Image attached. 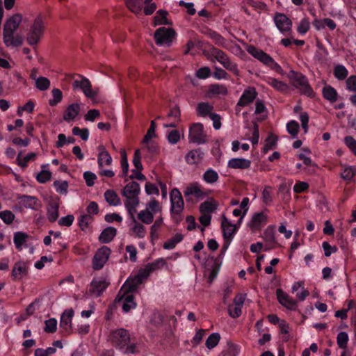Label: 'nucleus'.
Returning a JSON list of instances; mask_svg holds the SVG:
<instances>
[{
  "label": "nucleus",
  "mask_w": 356,
  "mask_h": 356,
  "mask_svg": "<svg viewBox=\"0 0 356 356\" xmlns=\"http://www.w3.org/2000/svg\"><path fill=\"white\" fill-rule=\"evenodd\" d=\"M188 140L190 143L204 144L206 143V134L201 123H194L189 129Z\"/></svg>",
  "instance_id": "obj_13"
},
{
  "label": "nucleus",
  "mask_w": 356,
  "mask_h": 356,
  "mask_svg": "<svg viewBox=\"0 0 356 356\" xmlns=\"http://www.w3.org/2000/svg\"><path fill=\"white\" fill-rule=\"evenodd\" d=\"M117 230L113 227H108L104 229L99 236V240L102 243L111 242L116 235Z\"/></svg>",
  "instance_id": "obj_34"
},
{
  "label": "nucleus",
  "mask_w": 356,
  "mask_h": 356,
  "mask_svg": "<svg viewBox=\"0 0 356 356\" xmlns=\"http://www.w3.org/2000/svg\"><path fill=\"white\" fill-rule=\"evenodd\" d=\"M291 291L296 293V298L300 301H304L309 295V292L305 288L302 281L294 282L291 286Z\"/></svg>",
  "instance_id": "obj_25"
},
{
  "label": "nucleus",
  "mask_w": 356,
  "mask_h": 356,
  "mask_svg": "<svg viewBox=\"0 0 356 356\" xmlns=\"http://www.w3.org/2000/svg\"><path fill=\"white\" fill-rule=\"evenodd\" d=\"M220 339V335L219 333L213 332L209 336L206 341V346L209 349H212L216 347Z\"/></svg>",
  "instance_id": "obj_50"
},
{
  "label": "nucleus",
  "mask_w": 356,
  "mask_h": 356,
  "mask_svg": "<svg viewBox=\"0 0 356 356\" xmlns=\"http://www.w3.org/2000/svg\"><path fill=\"white\" fill-rule=\"evenodd\" d=\"M106 201L113 206H118L121 204L120 199L113 190H108L104 193Z\"/></svg>",
  "instance_id": "obj_40"
},
{
  "label": "nucleus",
  "mask_w": 356,
  "mask_h": 356,
  "mask_svg": "<svg viewBox=\"0 0 356 356\" xmlns=\"http://www.w3.org/2000/svg\"><path fill=\"white\" fill-rule=\"evenodd\" d=\"M163 224V218L160 215L156 218L154 222L150 227V238L152 244L154 243V241L159 238V231L161 229Z\"/></svg>",
  "instance_id": "obj_32"
},
{
  "label": "nucleus",
  "mask_w": 356,
  "mask_h": 356,
  "mask_svg": "<svg viewBox=\"0 0 356 356\" xmlns=\"http://www.w3.org/2000/svg\"><path fill=\"white\" fill-rule=\"evenodd\" d=\"M54 186L56 191L60 194H66L68 188V183L66 181H55Z\"/></svg>",
  "instance_id": "obj_60"
},
{
  "label": "nucleus",
  "mask_w": 356,
  "mask_h": 356,
  "mask_svg": "<svg viewBox=\"0 0 356 356\" xmlns=\"http://www.w3.org/2000/svg\"><path fill=\"white\" fill-rule=\"evenodd\" d=\"M218 204L213 199H210L202 203L200 207V209L202 213H208L211 215V213L214 212Z\"/></svg>",
  "instance_id": "obj_35"
},
{
  "label": "nucleus",
  "mask_w": 356,
  "mask_h": 356,
  "mask_svg": "<svg viewBox=\"0 0 356 356\" xmlns=\"http://www.w3.org/2000/svg\"><path fill=\"white\" fill-rule=\"evenodd\" d=\"M0 218L6 223L10 224L15 219V215L9 210L0 211Z\"/></svg>",
  "instance_id": "obj_61"
},
{
  "label": "nucleus",
  "mask_w": 356,
  "mask_h": 356,
  "mask_svg": "<svg viewBox=\"0 0 356 356\" xmlns=\"http://www.w3.org/2000/svg\"><path fill=\"white\" fill-rule=\"evenodd\" d=\"M74 316L72 309H66L60 317V326L65 332L69 333L72 328V319Z\"/></svg>",
  "instance_id": "obj_24"
},
{
  "label": "nucleus",
  "mask_w": 356,
  "mask_h": 356,
  "mask_svg": "<svg viewBox=\"0 0 356 356\" xmlns=\"http://www.w3.org/2000/svg\"><path fill=\"white\" fill-rule=\"evenodd\" d=\"M338 346L343 349H345L347 346L348 341V335L345 332H341L338 334L337 337Z\"/></svg>",
  "instance_id": "obj_58"
},
{
  "label": "nucleus",
  "mask_w": 356,
  "mask_h": 356,
  "mask_svg": "<svg viewBox=\"0 0 356 356\" xmlns=\"http://www.w3.org/2000/svg\"><path fill=\"white\" fill-rule=\"evenodd\" d=\"M289 79L292 81L295 87L299 88L300 92L309 97L313 95V90L308 83L307 79L300 73L291 71L289 74Z\"/></svg>",
  "instance_id": "obj_9"
},
{
  "label": "nucleus",
  "mask_w": 356,
  "mask_h": 356,
  "mask_svg": "<svg viewBox=\"0 0 356 356\" xmlns=\"http://www.w3.org/2000/svg\"><path fill=\"white\" fill-rule=\"evenodd\" d=\"M152 139V138H143V149L147 150L149 154H156L159 151V147Z\"/></svg>",
  "instance_id": "obj_45"
},
{
  "label": "nucleus",
  "mask_w": 356,
  "mask_h": 356,
  "mask_svg": "<svg viewBox=\"0 0 356 356\" xmlns=\"http://www.w3.org/2000/svg\"><path fill=\"white\" fill-rule=\"evenodd\" d=\"M52 98L49 100L51 106H55L63 99L62 91L58 88H54L51 90Z\"/></svg>",
  "instance_id": "obj_48"
},
{
  "label": "nucleus",
  "mask_w": 356,
  "mask_h": 356,
  "mask_svg": "<svg viewBox=\"0 0 356 356\" xmlns=\"http://www.w3.org/2000/svg\"><path fill=\"white\" fill-rule=\"evenodd\" d=\"M221 227L223 232L225 240L232 241L234 235L236 232V227L225 216H222Z\"/></svg>",
  "instance_id": "obj_22"
},
{
  "label": "nucleus",
  "mask_w": 356,
  "mask_h": 356,
  "mask_svg": "<svg viewBox=\"0 0 356 356\" xmlns=\"http://www.w3.org/2000/svg\"><path fill=\"white\" fill-rule=\"evenodd\" d=\"M170 211L172 213L179 214L184 209V202L180 191L175 188L170 193Z\"/></svg>",
  "instance_id": "obj_15"
},
{
  "label": "nucleus",
  "mask_w": 356,
  "mask_h": 356,
  "mask_svg": "<svg viewBox=\"0 0 356 356\" xmlns=\"http://www.w3.org/2000/svg\"><path fill=\"white\" fill-rule=\"evenodd\" d=\"M275 227L274 225H270L265 229L264 238L266 241L270 243L275 242Z\"/></svg>",
  "instance_id": "obj_56"
},
{
  "label": "nucleus",
  "mask_w": 356,
  "mask_h": 356,
  "mask_svg": "<svg viewBox=\"0 0 356 356\" xmlns=\"http://www.w3.org/2000/svg\"><path fill=\"white\" fill-rule=\"evenodd\" d=\"M268 218V211L266 209L254 213L248 222V226L252 232H256L266 224Z\"/></svg>",
  "instance_id": "obj_12"
},
{
  "label": "nucleus",
  "mask_w": 356,
  "mask_h": 356,
  "mask_svg": "<svg viewBox=\"0 0 356 356\" xmlns=\"http://www.w3.org/2000/svg\"><path fill=\"white\" fill-rule=\"evenodd\" d=\"M264 80L266 83L273 87L275 90L280 92H284L288 89V86L286 83L275 78L266 76L264 77Z\"/></svg>",
  "instance_id": "obj_33"
},
{
  "label": "nucleus",
  "mask_w": 356,
  "mask_h": 356,
  "mask_svg": "<svg viewBox=\"0 0 356 356\" xmlns=\"http://www.w3.org/2000/svg\"><path fill=\"white\" fill-rule=\"evenodd\" d=\"M131 286L129 282H125L115 298V302L121 305L124 312H128L136 307L133 295V291L136 289H132Z\"/></svg>",
  "instance_id": "obj_5"
},
{
  "label": "nucleus",
  "mask_w": 356,
  "mask_h": 356,
  "mask_svg": "<svg viewBox=\"0 0 356 356\" xmlns=\"http://www.w3.org/2000/svg\"><path fill=\"white\" fill-rule=\"evenodd\" d=\"M27 235L22 232H17L14 235V243L18 250H22L26 241Z\"/></svg>",
  "instance_id": "obj_49"
},
{
  "label": "nucleus",
  "mask_w": 356,
  "mask_h": 356,
  "mask_svg": "<svg viewBox=\"0 0 356 356\" xmlns=\"http://www.w3.org/2000/svg\"><path fill=\"white\" fill-rule=\"evenodd\" d=\"M72 134L79 136L84 141L87 140L89 138V131L88 129H80L74 127L72 129Z\"/></svg>",
  "instance_id": "obj_59"
},
{
  "label": "nucleus",
  "mask_w": 356,
  "mask_h": 356,
  "mask_svg": "<svg viewBox=\"0 0 356 356\" xmlns=\"http://www.w3.org/2000/svg\"><path fill=\"white\" fill-rule=\"evenodd\" d=\"M176 33L170 28L161 27L154 33L156 43L161 46L169 47L172 44Z\"/></svg>",
  "instance_id": "obj_10"
},
{
  "label": "nucleus",
  "mask_w": 356,
  "mask_h": 356,
  "mask_svg": "<svg viewBox=\"0 0 356 356\" xmlns=\"http://www.w3.org/2000/svg\"><path fill=\"white\" fill-rule=\"evenodd\" d=\"M219 178L218 174L216 171L213 169L207 170L203 175L202 179L209 184H213L216 183Z\"/></svg>",
  "instance_id": "obj_41"
},
{
  "label": "nucleus",
  "mask_w": 356,
  "mask_h": 356,
  "mask_svg": "<svg viewBox=\"0 0 356 356\" xmlns=\"http://www.w3.org/2000/svg\"><path fill=\"white\" fill-rule=\"evenodd\" d=\"M323 97L330 102H334L337 100V92L336 90L330 86H325L323 89Z\"/></svg>",
  "instance_id": "obj_44"
},
{
  "label": "nucleus",
  "mask_w": 356,
  "mask_h": 356,
  "mask_svg": "<svg viewBox=\"0 0 356 356\" xmlns=\"http://www.w3.org/2000/svg\"><path fill=\"white\" fill-rule=\"evenodd\" d=\"M98 150L97 162L99 168H102L105 165H111L112 163V157L108 152L106 150L105 147L103 145H99Z\"/></svg>",
  "instance_id": "obj_28"
},
{
  "label": "nucleus",
  "mask_w": 356,
  "mask_h": 356,
  "mask_svg": "<svg viewBox=\"0 0 356 356\" xmlns=\"http://www.w3.org/2000/svg\"><path fill=\"white\" fill-rule=\"evenodd\" d=\"M45 327L44 331L49 333L54 332L57 329V321L56 319L52 318H49L44 322Z\"/></svg>",
  "instance_id": "obj_63"
},
{
  "label": "nucleus",
  "mask_w": 356,
  "mask_h": 356,
  "mask_svg": "<svg viewBox=\"0 0 356 356\" xmlns=\"http://www.w3.org/2000/svg\"><path fill=\"white\" fill-rule=\"evenodd\" d=\"M35 86L40 90H47L50 86V81L44 76H40L36 79Z\"/></svg>",
  "instance_id": "obj_54"
},
{
  "label": "nucleus",
  "mask_w": 356,
  "mask_h": 356,
  "mask_svg": "<svg viewBox=\"0 0 356 356\" xmlns=\"http://www.w3.org/2000/svg\"><path fill=\"white\" fill-rule=\"evenodd\" d=\"M274 22L282 33H285L291 29L292 22L284 14H276L274 17Z\"/></svg>",
  "instance_id": "obj_18"
},
{
  "label": "nucleus",
  "mask_w": 356,
  "mask_h": 356,
  "mask_svg": "<svg viewBox=\"0 0 356 356\" xmlns=\"http://www.w3.org/2000/svg\"><path fill=\"white\" fill-rule=\"evenodd\" d=\"M81 106L78 103H73L67 106L64 113L63 120L67 122L74 121L76 118L79 115Z\"/></svg>",
  "instance_id": "obj_23"
},
{
  "label": "nucleus",
  "mask_w": 356,
  "mask_h": 356,
  "mask_svg": "<svg viewBox=\"0 0 356 356\" xmlns=\"http://www.w3.org/2000/svg\"><path fill=\"white\" fill-rule=\"evenodd\" d=\"M213 106L209 103H200L197 106V113L200 116H210L212 114Z\"/></svg>",
  "instance_id": "obj_46"
},
{
  "label": "nucleus",
  "mask_w": 356,
  "mask_h": 356,
  "mask_svg": "<svg viewBox=\"0 0 356 356\" xmlns=\"http://www.w3.org/2000/svg\"><path fill=\"white\" fill-rule=\"evenodd\" d=\"M214 56L216 59L227 70L231 71L235 74H238L237 65L232 62L223 51L221 50H215Z\"/></svg>",
  "instance_id": "obj_17"
},
{
  "label": "nucleus",
  "mask_w": 356,
  "mask_h": 356,
  "mask_svg": "<svg viewBox=\"0 0 356 356\" xmlns=\"http://www.w3.org/2000/svg\"><path fill=\"white\" fill-rule=\"evenodd\" d=\"M111 339L119 349L127 354L138 352V345L133 341L129 332L124 328H117L111 332Z\"/></svg>",
  "instance_id": "obj_2"
},
{
  "label": "nucleus",
  "mask_w": 356,
  "mask_h": 356,
  "mask_svg": "<svg viewBox=\"0 0 356 356\" xmlns=\"http://www.w3.org/2000/svg\"><path fill=\"white\" fill-rule=\"evenodd\" d=\"M334 74L339 80H343L348 76L347 69L342 65H337L334 67Z\"/></svg>",
  "instance_id": "obj_53"
},
{
  "label": "nucleus",
  "mask_w": 356,
  "mask_h": 356,
  "mask_svg": "<svg viewBox=\"0 0 356 356\" xmlns=\"http://www.w3.org/2000/svg\"><path fill=\"white\" fill-rule=\"evenodd\" d=\"M203 156L204 152L199 148L189 151L185 156V160L189 165H195L202 161Z\"/></svg>",
  "instance_id": "obj_27"
},
{
  "label": "nucleus",
  "mask_w": 356,
  "mask_h": 356,
  "mask_svg": "<svg viewBox=\"0 0 356 356\" xmlns=\"http://www.w3.org/2000/svg\"><path fill=\"white\" fill-rule=\"evenodd\" d=\"M36 154L33 152L29 153L26 156H23L22 152H19L17 156V164L24 168L27 165L28 163L31 161H34L35 159Z\"/></svg>",
  "instance_id": "obj_43"
},
{
  "label": "nucleus",
  "mask_w": 356,
  "mask_h": 356,
  "mask_svg": "<svg viewBox=\"0 0 356 356\" xmlns=\"http://www.w3.org/2000/svg\"><path fill=\"white\" fill-rule=\"evenodd\" d=\"M140 193V186L138 183L131 181L128 183L123 188L122 195L126 197L124 206L130 218H134L136 209L139 204L138 195Z\"/></svg>",
  "instance_id": "obj_3"
},
{
  "label": "nucleus",
  "mask_w": 356,
  "mask_h": 356,
  "mask_svg": "<svg viewBox=\"0 0 356 356\" xmlns=\"http://www.w3.org/2000/svg\"><path fill=\"white\" fill-rule=\"evenodd\" d=\"M45 30L44 18L42 14L37 15L27 29L26 41L30 46H36L42 40Z\"/></svg>",
  "instance_id": "obj_4"
},
{
  "label": "nucleus",
  "mask_w": 356,
  "mask_h": 356,
  "mask_svg": "<svg viewBox=\"0 0 356 356\" xmlns=\"http://www.w3.org/2000/svg\"><path fill=\"white\" fill-rule=\"evenodd\" d=\"M79 80H75L73 83L74 89H80L83 93L89 99H94L97 97L98 89H92L90 80L84 76H80Z\"/></svg>",
  "instance_id": "obj_11"
},
{
  "label": "nucleus",
  "mask_w": 356,
  "mask_h": 356,
  "mask_svg": "<svg viewBox=\"0 0 356 356\" xmlns=\"http://www.w3.org/2000/svg\"><path fill=\"white\" fill-rule=\"evenodd\" d=\"M277 138L274 135H270L265 141L264 147V152L266 153L270 149L275 148L277 143Z\"/></svg>",
  "instance_id": "obj_57"
},
{
  "label": "nucleus",
  "mask_w": 356,
  "mask_h": 356,
  "mask_svg": "<svg viewBox=\"0 0 356 356\" xmlns=\"http://www.w3.org/2000/svg\"><path fill=\"white\" fill-rule=\"evenodd\" d=\"M227 93V89L225 86L221 84H212L209 86L207 91V96L209 98H212L220 95H225Z\"/></svg>",
  "instance_id": "obj_30"
},
{
  "label": "nucleus",
  "mask_w": 356,
  "mask_h": 356,
  "mask_svg": "<svg viewBox=\"0 0 356 356\" xmlns=\"http://www.w3.org/2000/svg\"><path fill=\"white\" fill-rule=\"evenodd\" d=\"M168 15V13L165 10H159L154 17V25L157 26L170 24V22L167 18Z\"/></svg>",
  "instance_id": "obj_36"
},
{
  "label": "nucleus",
  "mask_w": 356,
  "mask_h": 356,
  "mask_svg": "<svg viewBox=\"0 0 356 356\" xmlns=\"http://www.w3.org/2000/svg\"><path fill=\"white\" fill-rule=\"evenodd\" d=\"M183 240V235L180 233H177L173 237L168 239L163 244L165 250H172L176 245Z\"/></svg>",
  "instance_id": "obj_42"
},
{
  "label": "nucleus",
  "mask_w": 356,
  "mask_h": 356,
  "mask_svg": "<svg viewBox=\"0 0 356 356\" xmlns=\"http://www.w3.org/2000/svg\"><path fill=\"white\" fill-rule=\"evenodd\" d=\"M48 165H49V164L43 165L42 166V170L38 174V175L36 177V179L38 182L45 183L51 179V172L44 169Z\"/></svg>",
  "instance_id": "obj_51"
},
{
  "label": "nucleus",
  "mask_w": 356,
  "mask_h": 356,
  "mask_svg": "<svg viewBox=\"0 0 356 356\" xmlns=\"http://www.w3.org/2000/svg\"><path fill=\"white\" fill-rule=\"evenodd\" d=\"M310 27V23L307 18H303L299 22L297 30L298 33L303 35L305 34Z\"/></svg>",
  "instance_id": "obj_62"
},
{
  "label": "nucleus",
  "mask_w": 356,
  "mask_h": 356,
  "mask_svg": "<svg viewBox=\"0 0 356 356\" xmlns=\"http://www.w3.org/2000/svg\"><path fill=\"white\" fill-rule=\"evenodd\" d=\"M153 271L154 270L152 269L151 266L147 264L143 268H141L138 271L136 276L127 279L126 282H129L132 289H137L138 286L140 285L145 279L149 277Z\"/></svg>",
  "instance_id": "obj_16"
},
{
  "label": "nucleus",
  "mask_w": 356,
  "mask_h": 356,
  "mask_svg": "<svg viewBox=\"0 0 356 356\" xmlns=\"http://www.w3.org/2000/svg\"><path fill=\"white\" fill-rule=\"evenodd\" d=\"M20 202L24 207L31 209H36L39 206L38 199L33 196L23 195L20 197Z\"/></svg>",
  "instance_id": "obj_38"
},
{
  "label": "nucleus",
  "mask_w": 356,
  "mask_h": 356,
  "mask_svg": "<svg viewBox=\"0 0 356 356\" xmlns=\"http://www.w3.org/2000/svg\"><path fill=\"white\" fill-rule=\"evenodd\" d=\"M161 211L162 207L157 200L153 198L146 204L145 209L138 213V218L142 222L149 225L153 222L154 216L161 213Z\"/></svg>",
  "instance_id": "obj_7"
},
{
  "label": "nucleus",
  "mask_w": 356,
  "mask_h": 356,
  "mask_svg": "<svg viewBox=\"0 0 356 356\" xmlns=\"http://www.w3.org/2000/svg\"><path fill=\"white\" fill-rule=\"evenodd\" d=\"M240 353L239 346L232 343H227L222 353V356H237Z\"/></svg>",
  "instance_id": "obj_47"
},
{
  "label": "nucleus",
  "mask_w": 356,
  "mask_h": 356,
  "mask_svg": "<svg viewBox=\"0 0 356 356\" xmlns=\"http://www.w3.org/2000/svg\"><path fill=\"white\" fill-rule=\"evenodd\" d=\"M59 201L52 200L47 207L48 219L51 222H55L58 218Z\"/></svg>",
  "instance_id": "obj_31"
},
{
  "label": "nucleus",
  "mask_w": 356,
  "mask_h": 356,
  "mask_svg": "<svg viewBox=\"0 0 356 356\" xmlns=\"http://www.w3.org/2000/svg\"><path fill=\"white\" fill-rule=\"evenodd\" d=\"M127 8L136 15L141 14L142 0H125Z\"/></svg>",
  "instance_id": "obj_39"
},
{
  "label": "nucleus",
  "mask_w": 356,
  "mask_h": 356,
  "mask_svg": "<svg viewBox=\"0 0 356 356\" xmlns=\"http://www.w3.org/2000/svg\"><path fill=\"white\" fill-rule=\"evenodd\" d=\"M211 191L205 189L197 182H193L188 184L184 191V195L187 201H191L195 198L197 201H200L207 197Z\"/></svg>",
  "instance_id": "obj_8"
},
{
  "label": "nucleus",
  "mask_w": 356,
  "mask_h": 356,
  "mask_svg": "<svg viewBox=\"0 0 356 356\" xmlns=\"http://www.w3.org/2000/svg\"><path fill=\"white\" fill-rule=\"evenodd\" d=\"M286 129L293 138H296L299 131V124L296 121L291 120L287 123Z\"/></svg>",
  "instance_id": "obj_55"
},
{
  "label": "nucleus",
  "mask_w": 356,
  "mask_h": 356,
  "mask_svg": "<svg viewBox=\"0 0 356 356\" xmlns=\"http://www.w3.org/2000/svg\"><path fill=\"white\" fill-rule=\"evenodd\" d=\"M23 22V15L21 13H15L8 16L3 27V41L8 47L21 46L24 40L23 35L16 33Z\"/></svg>",
  "instance_id": "obj_1"
},
{
  "label": "nucleus",
  "mask_w": 356,
  "mask_h": 356,
  "mask_svg": "<svg viewBox=\"0 0 356 356\" xmlns=\"http://www.w3.org/2000/svg\"><path fill=\"white\" fill-rule=\"evenodd\" d=\"M54 347H49L47 349L37 348L35 350V356H50L56 353Z\"/></svg>",
  "instance_id": "obj_64"
},
{
  "label": "nucleus",
  "mask_w": 356,
  "mask_h": 356,
  "mask_svg": "<svg viewBox=\"0 0 356 356\" xmlns=\"http://www.w3.org/2000/svg\"><path fill=\"white\" fill-rule=\"evenodd\" d=\"M246 50L248 54L252 56L254 58L259 60L264 65L269 67L270 69L276 71L280 74H284V70L281 66L277 62H275L271 56H270L262 50L259 49L252 45L248 46Z\"/></svg>",
  "instance_id": "obj_6"
},
{
  "label": "nucleus",
  "mask_w": 356,
  "mask_h": 356,
  "mask_svg": "<svg viewBox=\"0 0 356 356\" xmlns=\"http://www.w3.org/2000/svg\"><path fill=\"white\" fill-rule=\"evenodd\" d=\"M276 293L277 300L282 306L289 310H295L296 309L297 301L289 294L284 292L282 289H277Z\"/></svg>",
  "instance_id": "obj_20"
},
{
  "label": "nucleus",
  "mask_w": 356,
  "mask_h": 356,
  "mask_svg": "<svg viewBox=\"0 0 356 356\" xmlns=\"http://www.w3.org/2000/svg\"><path fill=\"white\" fill-rule=\"evenodd\" d=\"M356 174V169L353 166H346L341 172V177L345 180H351Z\"/></svg>",
  "instance_id": "obj_52"
},
{
  "label": "nucleus",
  "mask_w": 356,
  "mask_h": 356,
  "mask_svg": "<svg viewBox=\"0 0 356 356\" xmlns=\"http://www.w3.org/2000/svg\"><path fill=\"white\" fill-rule=\"evenodd\" d=\"M111 254V250L106 246H102L97 250L93 257L92 265L95 270L103 268Z\"/></svg>",
  "instance_id": "obj_14"
},
{
  "label": "nucleus",
  "mask_w": 356,
  "mask_h": 356,
  "mask_svg": "<svg viewBox=\"0 0 356 356\" xmlns=\"http://www.w3.org/2000/svg\"><path fill=\"white\" fill-rule=\"evenodd\" d=\"M133 220V225L131 227V231L134 234V235L139 238H143L145 237L146 231L145 227L143 225L136 221L135 218V214L134 215V218H131Z\"/></svg>",
  "instance_id": "obj_37"
},
{
  "label": "nucleus",
  "mask_w": 356,
  "mask_h": 356,
  "mask_svg": "<svg viewBox=\"0 0 356 356\" xmlns=\"http://www.w3.org/2000/svg\"><path fill=\"white\" fill-rule=\"evenodd\" d=\"M108 284L104 277H95L91 282L90 293L98 297L107 288Z\"/></svg>",
  "instance_id": "obj_19"
},
{
  "label": "nucleus",
  "mask_w": 356,
  "mask_h": 356,
  "mask_svg": "<svg viewBox=\"0 0 356 356\" xmlns=\"http://www.w3.org/2000/svg\"><path fill=\"white\" fill-rule=\"evenodd\" d=\"M257 95V93L254 88H248L244 90L238 102L237 105L240 106H245L249 104L256 98Z\"/></svg>",
  "instance_id": "obj_26"
},
{
  "label": "nucleus",
  "mask_w": 356,
  "mask_h": 356,
  "mask_svg": "<svg viewBox=\"0 0 356 356\" xmlns=\"http://www.w3.org/2000/svg\"><path fill=\"white\" fill-rule=\"evenodd\" d=\"M251 165V161L245 158H233L229 160L227 166L233 169H248Z\"/></svg>",
  "instance_id": "obj_29"
},
{
  "label": "nucleus",
  "mask_w": 356,
  "mask_h": 356,
  "mask_svg": "<svg viewBox=\"0 0 356 356\" xmlns=\"http://www.w3.org/2000/svg\"><path fill=\"white\" fill-rule=\"evenodd\" d=\"M29 264L25 261L16 262L12 270V277L15 280H20L28 274Z\"/></svg>",
  "instance_id": "obj_21"
}]
</instances>
